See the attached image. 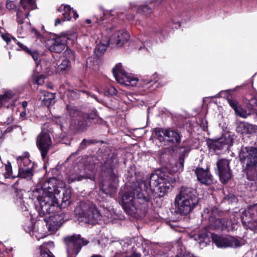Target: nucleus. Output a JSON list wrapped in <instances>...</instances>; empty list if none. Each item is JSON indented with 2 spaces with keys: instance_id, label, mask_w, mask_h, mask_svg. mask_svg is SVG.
Listing matches in <instances>:
<instances>
[{
  "instance_id": "26",
  "label": "nucleus",
  "mask_w": 257,
  "mask_h": 257,
  "mask_svg": "<svg viewBox=\"0 0 257 257\" xmlns=\"http://www.w3.org/2000/svg\"><path fill=\"white\" fill-rule=\"evenodd\" d=\"M230 106L234 109L235 113L242 117L245 118L247 116L246 111L238 105L237 101L233 99H228Z\"/></svg>"
},
{
  "instance_id": "4",
  "label": "nucleus",
  "mask_w": 257,
  "mask_h": 257,
  "mask_svg": "<svg viewBox=\"0 0 257 257\" xmlns=\"http://www.w3.org/2000/svg\"><path fill=\"white\" fill-rule=\"evenodd\" d=\"M74 212L78 220L86 224H96L102 217L96 205L89 201L80 202Z\"/></svg>"
},
{
  "instance_id": "41",
  "label": "nucleus",
  "mask_w": 257,
  "mask_h": 257,
  "mask_svg": "<svg viewBox=\"0 0 257 257\" xmlns=\"http://www.w3.org/2000/svg\"><path fill=\"white\" fill-rule=\"evenodd\" d=\"M248 106L251 109L257 112V99L255 98H251L249 100Z\"/></svg>"
},
{
  "instance_id": "46",
  "label": "nucleus",
  "mask_w": 257,
  "mask_h": 257,
  "mask_svg": "<svg viewBox=\"0 0 257 257\" xmlns=\"http://www.w3.org/2000/svg\"><path fill=\"white\" fill-rule=\"evenodd\" d=\"M225 199L227 200L231 203L236 202L237 201L236 197L232 194H229V195L225 196Z\"/></svg>"
},
{
  "instance_id": "38",
  "label": "nucleus",
  "mask_w": 257,
  "mask_h": 257,
  "mask_svg": "<svg viewBox=\"0 0 257 257\" xmlns=\"http://www.w3.org/2000/svg\"><path fill=\"white\" fill-rule=\"evenodd\" d=\"M70 62L68 59H64L58 66V70H65L70 66Z\"/></svg>"
},
{
  "instance_id": "29",
  "label": "nucleus",
  "mask_w": 257,
  "mask_h": 257,
  "mask_svg": "<svg viewBox=\"0 0 257 257\" xmlns=\"http://www.w3.org/2000/svg\"><path fill=\"white\" fill-rule=\"evenodd\" d=\"M48 245L53 247L54 246V243L52 241H49L43 243L40 246L41 257H54L52 253L50 252L47 247Z\"/></svg>"
},
{
  "instance_id": "7",
  "label": "nucleus",
  "mask_w": 257,
  "mask_h": 257,
  "mask_svg": "<svg viewBox=\"0 0 257 257\" xmlns=\"http://www.w3.org/2000/svg\"><path fill=\"white\" fill-rule=\"evenodd\" d=\"M112 73L115 80L121 85L126 86H142L151 83V80H139L133 75L128 74L123 69L122 65L120 63L117 64L112 69Z\"/></svg>"
},
{
  "instance_id": "45",
  "label": "nucleus",
  "mask_w": 257,
  "mask_h": 257,
  "mask_svg": "<svg viewBox=\"0 0 257 257\" xmlns=\"http://www.w3.org/2000/svg\"><path fill=\"white\" fill-rule=\"evenodd\" d=\"M44 83V77L43 75H40L37 77L34 80V83L38 85H42Z\"/></svg>"
},
{
  "instance_id": "36",
  "label": "nucleus",
  "mask_w": 257,
  "mask_h": 257,
  "mask_svg": "<svg viewBox=\"0 0 257 257\" xmlns=\"http://www.w3.org/2000/svg\"><path fill=\"white\" fill-rule=\"evenodd\" d=\"M138 13H142L147 16H150L153 13L152 9L150 8L147 5H143L141 6L138 9Z\"/></svg>"
},
{
  "instance_id": "55",
  "label": "nucleus",
  "mask_w": 257,
  "mask_h": 257,
  "mask_svg": "<svg viewBox=\"0 0 257 257\" xmlns=\"http://www.w3.org/2000/svg\"><path fill=\"white\" fill-rule=\"evenodd\" d=\"M26 114L25 111H22L20 113V116L22 118H25L26 117Z\"/></svg>"
},
{
  "instance_id": "37",
  "label": "nucleus",
  "mask_w": 257,
  "mask_h": 257,
  "mask_svg": "<svg viewBox=\"0 0 257 257\" xmlns=\"http://www.w3.org/2000/svg\"><path fill=\"white\" fill-rule=\"evenodd\" d=\"M63 55L65 58V59L69 60L70 62L75 60V52L70 49H67L64 52Z\"/></svg>"
},
{
  "instance_id": "43",
  "label": "nucleus",
  "mask_w": 257,
  "mask_h": 257,
  "mask_svg": "<svg viewBox=\"0 0 257 257\" xmlns=\"http://www.w3.org/2000/svg\"><path fill=\"white\" fill-rule=\"evenodd\" d=\"M184 166V159L182 157L179 158V162L176 163V168H174V171H182Z\"/></svg>"
},
{
  "instance_id": "20",
  "label": "nucleus",
  "mask_w": 257,
  "mask_h": 257,
  "mask_svg": "<svg viewBox=\"0 0 257 257\" xmlns=\"http://www.w3.org/2000/svg\"><path fill=\"white\" fill-rule=\"evenodd\" d=\"M29 13L26 12L24 13L22 10H18L17 13V21L19 27L18 31L20 34H22L24 31L30 28V24L28 21H24V20L28 18Z\"/></svg>"
},
{
  "instance_id": "35",
  "label": "nucleus",
  "mask_w": 257,
  "mask_h": 257,
  "mask_svg": "<svg viewBox=\"0 0 257 257\" xmlns=\"http://www.w3.org/2000/svg\"><path fill=\"white\" fill-rule=\"evenodd\" d=\"M72 9L68 5L65 6L64 7V12L63 14L64 21H69L72 17Z\"/></svg>"
},
{
  "instance_id": "34",
  "label": "nucleus",
  "mask_w": 257,
  "mask_h": 257,
  "mask_svg": "<svg viewBox=\"0 0 257 257\" xmlns=\"http://www.w3.org/2000/svg\"><path fill=\"white\" fill-rule=\"evenodd\" d=\"M18 45L19 46L20 49L24 50L28 53L30 54L35 61H36L38 60L39 55L36 51L29 50L26 46H25V45H24L20 42L18 43Z\"/></svg>"
},
{
  "instance_id": "33",
  "label": "nucleus",
  "mask_w": 257,
  "mask_h": 257,
  "mask_svg": "<svg viewBox=\"0 0 257 257\" xmlns=\"http://www.w3.org/2000/svg\"><path fill=\"white\" fill-rule=\"evenodd\" d=\"M25 229L26 231L29 232L31 236H35L38 240H39L40 238H43L44 237L42 235L41 236H38V235L37 234V232L34 231L35 226L32 222L29 221L27 224L25 225Z\"/></svg>"
},
{
  "instance_id": "50",
  "label": "nucleus",
  "mask_w": 257,
  "mask_h": 257,
  "mask_svg": "<svg viewBox=\"0 0 257 257\" xmlns=\"http://www.w3.org/2000/svg\"><path fill=\"white\" fill-rule=\"evenodd\" d=\"M141 255L139 253H133L130 255H126L125 257H140Z\"/></svg>"
},
{
  "instance_id": "49",
  "label": "nucleus",
  "mask_w": 257,
  "mask_h": 257,
  "mask_svg": "<svg viewBox=\"0 0 257 257\" xmlns=\"http://www.w3.org/2000/svg\"><path fill=\"white\" fill-rule=\"evenodd\" d=\"M96 17V22L99 24H101L102 21L104 20L102 18L101 16H99V18H98V16H95Z\"/></svg>"
},
{
  "instance_id": "61",
  "label": "nucleus",
  "mask_w": 257,
  "mask_h": 257,
  "mask_svg": "<svg viewBox=\"0 0 257 257\" xmlns=\"http://www.w3.org/2000/svg\"><path fill=\"white\" fill-rule=\"evenodd\" d=\"M64 126V124H61V126Z\"/></svg>"
},
{
  "instance_id": "57",
  "label": "nucleus",
  "mask_w": 257,
  "mask_h": 257,
  "mask_svg": "<svg viewBox=\"0 0 257 257\" xmlns=\"http://www.w3.org/2000/svg\"><path fill=\"white\" fill-rule=\"evenodd\" d=\"M86 22L87 24H90V23H91V20H89V19H87V20H86Z\"/></svg>"
},
{
  "instance_id": "15",
  "label": "nucleus",
  "mask_w": 257,
  "mask_h": 257,
  "mask_svg": "<svg viewBox=\"0 0 257 257\" xmlns=\"http://www.w3.org/2000/svg\"><path fill=\"white\" fill-rule=\"evenodd\" d=\"M155 135L161 142L166 141L173 143H179L180 141L178 133L174 130L157 128L155 130Z\"/></svg>"
},
{
  "instance_id": "9",
  "label": "nucleus",
  "mask_w": 257,
  "mask_h": 257,
  "mask_svg": "<svg viewBox=\"0 0 257 257\" xmlns=\"http://www.w3.org/2000/svg\"><path fill=\"white\" fill-rule=\"evenodd\" d=\"M64 241L66 246L67 257H76L83 246L87 245L89 240L80 234H73L65 237Z\"/></svg>"
},
{
  "instance_id": "47",
  "label": "nucleus",
  "mask_w": 257,
  "mask_h": 257,
  "mask_svg": "<svg viewBox=\"0 0 257 257\" xmlns=\"http://www.w3.org/2000/svg\"><path fill=\"white\" fill-rule=\"evenodd\" d=\"M5 169L7 177H11L12 176V169L11 166L10 165H6Z\"/></svg>"
},
{
  "instance_id": "11",
  "label": "nucleus",
  "mask_w": 257,
  "mask_h": 257,
  "mask_svg": "<svg viewBox=\"0 0 257 257\" xmlns=\"http://www.w3.org/2000/svg\"><path fill=\"white\" fill-rule=\"evenodd\" d=\"M68 111L71 117H74L70 123V126L76 129L84 130L86 128L87 121L89 119L96 120L95 122H98L100 119L95 112L91 113L89 115L82 117L80 113L75 109L67 107Z\"/></svg>"
},
{
  "instance_id": "27",
  "label": "nucleus",
  "mask_w": 257,
  "mask_h": 257,
  "mask_svg": "<svg viewBox=\"0 0 257 257\" xmlns=\"http://www.w3.org/2000/svg\"><path fill=\"white\" fill-rule=\"evenodd\" d=\"M255 126L251 124L241 123L237 127L238 132L242 134H251L255 132Z\"/></svg>"
},
{
  "instance_id": "25",
  "label": "nucleus",
  "mask_w": 257,
  "mask_h": 257,
  "mask_svg": "<svg viewBox=\"0 0 257 257\" xmlns=\"http://www.w3.org/2000/svg\"><path fill=\"white\" fill-rule=\"evenodd\" d=\"M19 168H33V164L29 159L28 153H25L17 158Z\"/></svg>"
},
{
  "instance_id": "13",
  "label": "nucleus",
  "mask_w": 257,
  "mask_h": 257,
  "mask_svg": "<svg viewBox=\"0 0 257 257\" xmlns=\"http://www.w3.org/2000/svg\"><path fill=\"white\" fill-rule=\"evenodd\" d=\"M37 146L41 153L44 161L47 159L48 153L53 146L50 135L46 132L42 131L37 137Z\"/></svg>"
},
{
  "instance_id": "18",
  "label": "nucleus",
  "mask_w": 257,
  "mask_h": 257,
  "mask_svg": "<svg viewBox=\"0 0 257 257\" xmlns=\"http://www.w3.org/2000/svg\"><path fill=\"white\" fill-rule=\"evenodd\" d=\"M64 222V214L57 213L50 215L47 222L48 229L52 232H56Z\"/></svg>"
},
{
  "instance_id": "2",
  "label": "nucleus",
  "mask_w": 257,
  "mask_h": 257,
  "mask_svg": "<svg viewBox=\"0 0 257 257\" xmlns=\"http://www.w3.org/2000/svg\"><path fill=\"white\" fill-rule=\"evenodd\" d=\"M136 188L125 192L122 196L121 205L126 213L134 217L144 215L150 200L146 188L147 183L142 180L137 182Z\"/></svg>"
},
{
  "instance_id": "42",
  "label": "nucleus",
  "mask_w": 257,
  "mask_h": 257,
  "mask_svg": "<svg viewBox=\"0 0 257 257\" xmlns=\"http://www.w3.org/2000/svg\"><path fill=\"white\" fill-rule=\"evenodd\" d=\"M94 143V141L92 140H87L85 139H83L82 142L80 143L79 146V150H83L86 148V147L90 144H92Z\"/></svg>"
},
{
  "instance_id": "52",
  "label": "nucleus",
  "mask_w": 257,
  "mask_h": 257,
  "mask_svg": "<svg viewBox=\"0 0 257 257\" xmlns=\"http://www.w3.org/2000/svg\"><path fill=\"white\" fill-rule=\"evenodd\" d=\"M61 19L57 18L55 20V26H57V25L61 24Z\"/></svg>"
},
{
  "instance_id": "19",
  "label": "nucleus",
  "mask_w": 257,
  "mask_h": 257,
  "mask_svg": "<svg viewBox=\"0 0 257 257\" xmlns=\"http://www.w3.org/2000/svg\"><path fill=\"white\" fill-rule=\"evenodd\" d=\"M95 168V165H93L91 167L90 170L92 172ZM87 169L89 170V168H85L83 171L75 170L74 172L71 173L69 174L68 178V182L70 183L76 181H80L84 179H94V177L92 175L87 173Z\"/></svg>"
},
{
  "instance_id": "48",
  "label": "nucleus",
  "mask_w": 257,
  "mask_h": 257,
  "mask_svg": "<svg viewBox=\"0 0 257 257\" xmlns=\"http://www.w3.org/2000/svg\"><path fill=\"white\" fill-rule=\"evenodd\" d=\"M6 7L9 10H13L15 9L16 6L14 2L13 1H8L7 2Z\"/></svg>"
},
{
  "instance_id": "6",
  "label": "nucleus",
  "mask_w": 257,
  "mask_h": 257,
  "mask_svg": "<svg viewBox=\"0 0 257 257\" xmlns=\"http://www.w3.org/2000/svg\"><path fill=\"white\" fill-rule=\"evenodd\" d=\"M170 179L164 173L159 171L151 174L146 190L150 199L154 193L159 197H163L170 190Z\"/></svg>"
},
{
  "instance_id": "58",
  "label": "nucleus",
  "mask_w": 257,
  "mask_h": 257,
  "mask_svg": "<svg viewBox=\"0 0 257 257\" xmlns=\"http://www.w3.org/2000/svg\"><path fill=\"white\" fill-rule=\"evenodd\" d=\"M33 31L35 32V34H36V35H39V33L35 30H33Z\"/></svg>"
},
{
  "instance_id": "51",
  "label": "nucleus",
  "mask_w": 257,
  "mask_h": 257,
  "mask_svg": "<svg viewBox=\"0 0 257 257\" xmlns=\"http://www.w3.org/2000/svg\"><path fill=\"white\" fill-rule=\"evenodd\" d=\"M72 15L75 19L78 17V15L77 14L76 12L73 10H72Z\"/></svg>"
},
{
  "instance_id": "17",
  "label": "nucleus",
  "mask_w": 257,
  "mask_h": 257,
  "mask_svg": "<svg viewBox=\"0 0 257 257\" xmlns=\"http://www.w3.org/2000/svg\"><path fill=\"white\" fill-rule=\"evenodd\" d=\"M129 39L128 34L124 30L115 31L108 40L107 44L121 47Z\"/></svg>"
},
{
  "instance_id": "12",
  "label": "nucleus",
  "mask_w": 257,
  "mask_h": 257,
  "mask_svg": "<svg viewBox=\"0 0 257 257\" xmlns=\"http://www.w3.org/2000/svg\"><path fill=\"white\" fill-rule=\"evenodd\" d=\"M242 223L247 228L257 230V203L249 206L242 212Z\"/></svg>"
},
{
  "instance_id": "16",
  "label": "nucleus",
  "mask_w": 257,
  "mask_h": 257,
  "mask_svg": "<svg viewBox=\"0 0 257 257\" xmlns=\"http://www.w3.org/2000/svg\"><path fill=\"white\" fill-rule=\"evenodd\" d=\"M229 164L228 161L224 159L219 160L216 163L220 180L223 183H226L231 178Z\"/></svg>"
},
{
  "instance_id": "24",
  "label": "nucleus",
  "mask_w": 257,
  "mask_h": 257,
  "mask_svg": "<svg viewBox=\"0 0 257 257\" xmlns=\"http://www.w3.org/2000/svg\"><path fill=\"white\" fill-rule=\"evenodd\" d=\"M39 99L46 106H49L55 102V94L45 90H40L39 95Z\"/></svg>"
},
{
  "instance_id": "28",
  "label": "nucleus",
  "mask_w": 257,
  "mask_h": 257,
  "mask_svg": "<svg viewBox=\"0 0 257 257\" xmlns=\"http://www.w3.org/2000/svg\"><path fill=\"white\" fill-rule=\"evenodd\" d=\"M33 168H19V174L18 176L19 177L26 178L29 180L32 179L33 175Z\"/></svg>"
},
{
  "instance_id": "30",
  "label": "nucleus",
  "mask_w": 257,
  "mask_h": 257,
  "mask_svg": "<svg viewBox=\"0 0 257 257\" xmlns=\"http://www.w3.org/2000/svg\"><path fill=\"white\" fill-rule=\"evenodd\" d=\"M207 144L209 148L214 151L222 149L224 146L225 145V143H223L222 141L220 140L209 141L207 142Z\"/></svg>"
},
{
  "instance_id": "5",
  "label": "nucleus",
  "mask_w": 257,
  "mask_h": 257,
  "mask_svg": "<svg viewBox=\"0 0 257 257\" xmlns=\"http://www.w3.org/2000/svg\"><path fill=\"white\" fill-rule=\"evenodd\" d=\"M239 158L243 167L247 170V179L257 180V148L253 147H242L239 153Z\"/></svg>"
},
{
  "instance_id": "21",
  "label": "nucleus",
  "mask_w": 257,
  "mask_h": 257,
  "mask_svg": "<svg viewBox=\"0 0 257 257\" xmlns=\"http://www.w3.org/2000/svg\"><path fill=\"white\" fill-rule=\"evenodd\" d=\"M195 172L198 180L201 183L209 185L212 183V176L210 174L208 169L204 170L201 168H197Z\"/></svg>"
},
{
  "instance_id": "59",
  "label": "nucleus",
  "mask_w": 257,
  "mask_h": 257,
  "mask_svg": "<svg viewBox=\"0 0 257 257\" xmlns=\"http://www.w3.org/2000/svg\"><path fill=\"white\" fill-rule=\"evenodd\" d=\"M142 36H140V37H139V39H140V40L143 42L144 41V40L142 38Z\"/></svg>"
},
{
  "instance_id": "32",
  "label": "nucleus",
  "mask_w": 257,
  "mask_h": 257,
  "mask_svg": "<svg viewBox=\"0 0 257 257\" xmlns=\"http://www.w3.org/2000/svg\"><path fill=\"white\" fill-rule=\"evenodd\" d=\"M36 0H21V4L25 11L33 10L36 8Z\"/></svg>"
},
{
  "instance_id": "40",
  "label": "nucleus",
  "mask_w": 257,
  "mask_h": 257,
  "mask_svg": "<svg viewBox=\"0 0 257 257\" xmlns=\"http://www.w3.org/2000/svg\"><path fill=\"white\" fill-rule=\"evenodd\" d=\"M105 95H115L117 93L116 89L111 85H108L106 87L104 90Z\"/></svg>"
},
{
  "instance_id": "3",
  "label": "nucleus",
  "mask_w": 257,
  "mask_h": 257,
  "mask_svg": "<svg viewBox=\"0 0 257 257\" xmlns=\"http://www.w3.org/2000/svg\"><path fill=\"white\" fill-rule=\"evenodd\" d=\"M198 201L195 190L191 187H182L174 200L176 212L182 215L189 214L197 206Z\"/></svg>"
},
{
  "instance_id": "22",
  "label": "nucleus",
  "mask_w": 257,
  "mask_h": 257,
  "mask_svg": "<svg viewBox=\"0 0 257 257\" xmlns=\"http://www.w3.org/2000/svg\"><path fill=\"white\" fill-rule=\"evenodd\" d=\"M17 93L13 90H7L3 95H0V107L5 106L7 102H9L11 105H14L18 99Z\"/></svg>"
},
{
  "instance_id": "54",
  "label": "nucleus",
  "mask_w": 257,
  "mask_h": 257,
  "mask_svg": "<svg viewBox=\"0 0 257 257\" xmlns=\"http://www.w3.org/2000/svg\"><path fill=\"white\" fill-rule=\"evenodd\" d=\"M102 12L103 13V15L104 16H107L108 15H109V13H110L108 11H103V10L102 11Z\"/></svg>"
},
{
  "instance_id": "56",
  "label": "nucleus",
  "mask_w": 257,
  "mask_h": 257,
  "mask_svg": "<svg viewBox=\"0 0 257 257\" xmlns=\"http://www.w3.org/2000/svg\"><path fill=\"white\" fill-rule=\"evenodd\" d=\"M114 30V27H110L109 28H108L107 29V31H109L110 32H111L113 31Z\"/></svg>"
},
{
  "instance_id": "39",
  "label": "nucleus",
  "mask_w": 257,
  "mask_h": 257,
  "mask_svg": "<svg viewBox=\"0 0 257 257\" xmlns=\"http://www.w3.org/2000/svg\"><path fill=\"white\" fill-rule=\"evenodd\" d=\"M2 37L3 40L7 42L8 45L11 43L18 44V43L19 42L17 41L15 38L11 37L8 34H3L2 35Z\"/></svg>"
},
{
  "instance_id": "14",
  "label": "nucleus",
  "mask_w": 257,
  "mask_h": 257,
  "mask_svg": "<svg viewBox=\"0 0 257 257\" xmlns=\"http://www.w3.org/2000/svg\"><path fill=\"white\" fill-rule=\"evenodd\" d=\"M213 241L218 247L237 248L243 244L242 239H238L232 236H218L213 237Z\"/></svg>"
},
{
  "instance_id": "31",
  "label": "nucleus",
  "mask_w": 257,
  "mask_h": 257,
  "mask_svg": "<svg viewBox=\"0 0 257 257\" xmlns=\"http://www.w3.org/2000/svg\"><path fill=\"white\" fill-rule=\"evenodd\" d=\"M108 40H106L105 42L103 40V42L98 44L94 50V53L96 56H100L103 54L107 48V45H111V44H107Z\"/></svg>"
},
{
  "instance_id": "44",
  "label": "nucleus",
  "mask_w": 257,
  "mask_h": 257,
  "mask_svg": "<svg viewBox=\"0 0 257 257\" xmlns=\"http://www.w3.org/2000/svg\"><path fill=\"white\" fill-rule=\"evenodd\" d=\"M208 237V233L206 230L199 232L198 234V239L202 242Z\"/></svg>"
},
{
  "instance_id": "53",
  "label": "nucleus",
  "mask_w": 257,
  "mask_h": 257,
  "mask_svg": "<svg viewBox=\"0 0 257 257\" xmlns=\"http://www.w3.org/2000/svg\"><path fill=\"white\" fill-rule=\"evenodd\" d=\"M22 105L24 108H25L28 105V102L26 101H24L22 103Z\"/></svg>"
},
{
  "instance_id": "1",
  "label": "nucleus",
  "mask_w": 257,
  "mask_h": 257,
  "mask_svg": "<svg viewBox=\"0 0 257 257\" xmlns=\"http://www.w3.org/2000/svg\"><path fill=\"white\" fill-rule=\"evenodd\" d=\"M60 181L54 178L45 182L41 189L33 192V198H36L39 203V214L41 216L50 215L59 209V194L61 189L64 190L61 199V207L65 208L70 203L71 191L58 187Z\"/></svg>"
},
{
  "instance_id": "8",
  "label": "nucleus",
  "mask_w": 257,
  "mask_h": 257,
  "mask_svg": "<svg viewBox=\"0 0 257 257\" xmlns=\"http://www.w3.org/2000/svg\"><path fill=\"white\" fill-rule=\"evenodd\" d=\"M76 38L75 33L63 32L59 35H55L46 42V47L52 52L60 53L66 47L68 41Z\"/></svg>"
},
{
  "instance_id": "10",
  "label": "nucleus",
  "mask_w": 257,
  "mask_h": 257,
  "mask_svg": "<svg viewBox=\"0 0 257 257\" xmlns=\"http://www.w3.org/2000/svg\"><path fill=\"white\" fill-rule=\"evenodd\" d=\"M205 218H208L210 227L214 229L221 230L228 229L230 221L226 218L220 219L219 211L216 207L204 209L202 214Z\"/></svg>"
},
{
  "instance_id": "60",
  "label": "nucleus",
  "mask_w": 257,
  "mask_h": 257,
  "mask_svg": "<svg viewBox=\"0 0 257 257\" xmlns=\"http://www.w3.org/2000/svg\"><path fill=\"white\" fill-rule=\"evenodd\" d=\"M92 257H102V256L100 255H95L92 256Z\"/></svg>"
},
{
  "instance_id": "23",
  "label": "nucleus",
  "mask_w": 257,
  "mask_h": 257,
  "mask_svg": "<svg viewBox=\"0 0 257 257\" xmlns=\"http://www.w3.org/2000/svg\"><path fill=\"white\" fill-rule=\"evenodd\" d=\"M118 180L116 177L112 176L111 182L102 184L101 186V190L106 194L111 195L116 191Z\"/></svg>"
}]
</instances>
